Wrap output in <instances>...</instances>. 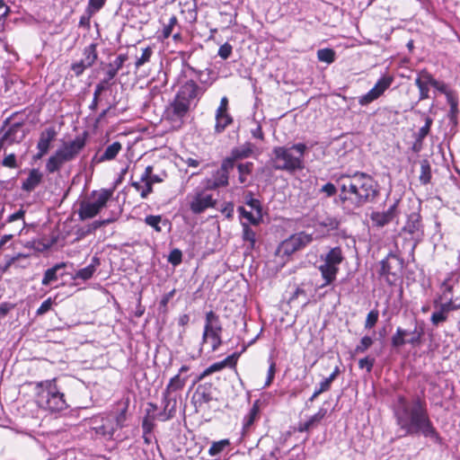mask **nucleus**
Here are the masks:
<instances>
[{"mask_svg":"<svg viewBox=\"0 0 460 460\" xmlns=\"http://www.w3.org/2000/svg\"><path fill=\"white\" fill-rule=\"evenodd\" d=\"M307 146L304 143L295 144L291 146H276L272 150L270 158L275 170L289 172L304 168V156Z\"/></svg>","mask_w":460,"mask_h":460,"instance_id":"4","label":"nucleus"},{"mask_svg":"<svg viewBox=\"0 0 460 460\" xmlns=\"http://www.w3.org/2000/svg\"><path fill=\"white\" fill-rule=\"evenodd\" d=\"M182 261V252L181 250L175 248L171 251L168 256V261L173 266H178L181 263Z\"/></svg>","mask_w":460,"mask_h":460,"instance_id":"55","label":"nucleus"},{"mask_svg":"<svg viewBox=\"0 0 460 460\" xmlns=\"http://www.w3.org/2000/svg\"><path fill=\"white\" fill-rule=\"evenodd\" d=\"M374 341L369 336H364L359 343L355 348V353H364L373 344Z\"/></svg>","mask_w":460,"mask_h":460,"instance_id":"51","label":"nucleus"},{"mask_svg":"<svg viewBox=\"0 0 460 460\" xmlns=\"http://www.w3.org/2000/svg\"><path fill=\"white\" fill-rule=\"evenodd\" d=\"M229 175L224 171L217 169L214 172L210 178L206 180L205 188L207 190H216L220 187H226L228 185Z\"/></svg>","mask_w":460,"mask_h":460,"instance_id":"18","label":"nucleus"},{"mask_svg":"<svg viewBox=\"0 0 460 460\" xmlns=\"http://www.w3.org/2000/svg\"><path fill=\"white\" fill-rule=\"evenodd\" d=\"M91 423L92 429L95 434L102 436L106 439H111L117 430L112 413L95 416L92 419Z\"/></svg>","mask_w":460,"mask_h":460,"instance_id":"12","label":"nucleus"},{"mask_svg":"<svg viewBox=\"0 0 460 460\" xmlns=\"http://www.w3.org/2000/svg\"><path fill=\"white\" fill-rule=\"evenodd\" d=\"M96 44H90L84 49V58H82L86 66H92L97 59L98 54L96 50Z\"/></svg>","mask_w":460,"mask_h":460,"instance_id":"36","label":"nucleus"},{"mask_svg":"<svg viewBox=\"0 0 460 460\" xmlns=\"http://www.w3.org/2000/svg\"><path fill=\"white\" fill-rule=\"evenodd\" d=\"M378 316H379L378 311H376V310L370 311L367 315V319L365 322V328L366 329L373 328L378 321Z\"/></svg>","mask_w":460,"mask_h":460,"instance_id":"56","label":"nucleus"},{"mask_svg":"<svg viewBox=\"0 0 460 460\" xmlns=\"http://www.w3.org/2000/svg\"><path fill=\"white\" fill-rule=\"evenodd\" d=\"M153 170L154 168L152 165L146 166L144 172L140 176V181H146L148 179L153 184L163 182L164 177H166V174L164 172L161 175L154 174Z\"/></svg>","mask_w":460,"mask_h":460,"instance_id":"37","label":"nucleus"},{"mask_svg":"<svg viewBox=\"0 0 460 460\" xmlns=\"http://www.w3.org/2000/svg\"><path fill=\"white\" fill-rule=\"evenodd\" d=\"M88 67L91 66H86L83 59H81L80 61H76L71 65V70L75 73L76 76L81 75L84 73V71Z\"/></svg>","mask_w":460,"mask_h":460,"instance_id":"60","label":"nucleus"},{"mask_svg":"<svg viewBox=\"0 0 460 460\" xmlns=\"http://www.w3.org/2000/svg\"><path fill=\"white\" fill-rule=\"evenodd\" d=\"M144 221H145V223L147 226L153 227L155 229V231L157 232V233H160L162 231V228L160 226V224L162 222L164 223V225L168 223L167 220H163V217L160 215H157V216H155V215L146 216L145 217Z\"/></svg>","mask_w":460,"mask_h":460,"instance_id":"43","label":"nucleus"},{"mask_svg":"<svg viewBox=\"0 0 460 460\" xmlns=\"http://www.w3.org/2000/svg\"><path fill=\"white\" fill-rule=\"evenodd\" d=\"M240 357V353L234 352L232 355L226 357L224 360L216 362L212 365H210L208 368L204 370V372L199 376V379H202L203 377L222 370L223 368L229 367H234L238 358Z\"/></svg>","mask_w":460,"mask_h":460,"instance_id":"17","label":"nucleus"},{"mask_svg":"<svg viewBox=\"0 0 460 460\" xmlns=\"http://www.w3.org/2000/svg\"><path fill=\"white\" fill-rule=\"evenodd\" d=\"M327 413V410L324 408H320L319 411L313 415L307 421L303 424H300L298 430L300 432L309 431L311 429L316 427L321 420L325 417Z\"/></svg>","mask_w":460,"mask_h":460,"instance_id":"28","label":"nucleus"},{"mask_svg":"<svg viewBox=\"0 0 460 460\" xmlns=\"http://www.w3.org/2000/svg\"><path fill=\"white\" fill-rule=\"evenodd\" d=\"M426 79H428L429 83L430 84V86L436 88L440 93H444L446 96L448 93H452L453 91L447 90V87L446 84L443 82L436 80L431 74L429 73V76H426Z\"/></svg>","mask_w":460,"mask_h":460,"instance_id":"49","label":"nucleus"},{"mask_svg":"<svg viewBox=\"0 0 460 460\" xmlns=\"http://www.w3.org/2000/svg\"><path fill=\"white\" fill-rule=\"evenodd\" d=\"M375 364V359L370 358L368 357L360 358L358 361V367L359 368L363 369L366 368L367 372H371L373 367Z\"/></svg>","mask_w":460,"mask_h":460,"instance_id":"63","label":"nucleus"},{"mask_svg":"<svg viewBox=\"0 0 460 460\" xmlns=\"http://www.w3.org/2000/svg\"><path fill=\"white\" fill-rule=\"evenodd\" d=\"M122 146L119 142H113L111 145L108 146L104 152L98 155L97 154L93 156L92 162L100 164L105 161L113 160L118 154L120 152Z\"/></svg>","mask_w":460,"mask_h":460,"instance_id":"19","label":"nucleus"},{"mask_svg":"<svg viewBox=\"0 0 460 460\" xmlns=\"http://www.w3.org/2000/svg\"><path fill=\"white\" fill-rule=\"evenodd\" d=\"M312 241V234L305 232H299L283 241L279 246V251L285 255H291L307 246Z\"/></svg>","mask_w":460,"mask_h":460,"instance_id":"11","label":"nucleus"},{"mask_svg":"<svg viewBox=\"0 0 460 460\" xmlns=\"http://www.w3.org/2000/svg\"><path fill=\"white\" fill-rule=\"evenodd\" d=\"M128 60L127 54H120L117 57V58L108 65V70L106 72V78L103 80H108V83L112 80L118 74V71L123 66L125 61Z\"/></svg>","mask_w":460,"mask_h":460,"instance_id":"27","label":"nucleus"},{"mask_svg":"<svg viewBox=\"0 0 460 460\" xmlns=\"http://www.w3.org/2000/svg\"><path fill=\"white\" fill-rule=\"evenodd\" d=\"M398 203L399 200H395L386 211L373 212L370 217L372 222L378 227H383L391 223L398 215Z\"/></svg>","mask_w":460,"mask_h":460,"instance_id":"16","label":"nucleus"},{"mask_svg":"<svg viewBox=\"0 0 460 460\" xmlns=\"http://www.w3.org/2000/svg\"><path fill=\"white\" fill-rule=\"evenodd\" d=\"M153 54V50L150 47H146L143 49L142 55L137 58L135 63L136 68H139L150 60Z\"/></svg>","mask_w":460,"mask_h":460,"instance_id":"52","label":"nucleus"},{"mask_svg":"<svg viewBox=\"0 0 460 460\" xmlns=\"http://www.w3.org/2000/svg\"><path fill=\"white\" fill-rule=\"evenodd\" d=\"M178 21L176 16L172 15L169 19V22L164 26L163 30V36L164 39H167L171 36L173 27L177 24Z\"/></svg>","mask_w":460,"mask_h":460,"instance_id":"58","label":"nucleus"},{"mask_svg":"<svg viewBox=\"0 0 460 460\" xmlns=\"http://www.w3.org/2000/svg\"><path fill=\"white\" fill-rule=\"evenodd\" d=\"M57 135L54 128H46L44 131L40 133V139L37 144L38 150H42L43 152H49L50 148L51 142L55 139Z\"/></svg>","mask_w":460,"mask_h":460,"instance_id":"24","label":"nucleus"},{"mask_svg":"<svg viewBox=\"0 0 460 460\" xmlns=\"http://www.w3.org/2000/svg\"><path fill=\"white\" fill-rule=\"evenodd\" d=\"M208 190L206 188L197 190L193 194L188 195L190 209L193 214H201L206 209L216 206L217 200L213 199L212 194L208 193Z\"/></svg>","mask_w":460,"mask_h":460,"instance_id":"9","label":"nucleus"},{"mask_svg":"<svg viewBox=\"0 0 460 460\" xmlns=\"http://www.w3.org/2000/svg\"><path fill=\"white\" fill-rule=\"evenodd\" d=\"M452 297L449 298L447 303L441 304L440 309L432 314L430 317V321L432 324L438 325L441 323H444L447 319V314L452 309Z\"/></svg>","mask_w":460,"mask_h":460,"instance_id":"26","label":"nucleus"},{"mask_svg":"<svg viewBox=\"0 0 460 460\" xmlns=\"http://www.w3.org/2000/svg\"><path fill=\"white\" fill-rule=\"evenodd\" d=\"M26 136V132L22 123L12 124L0 138V146L3 145H12L22 142Z\"/></svg>","mask_w":460,"mask_h":460,"instance_id":"15","label":"nucleus"},{"mask_svg":"<svg viewBox=\"0 0 460 460\" xmlns=\"http://www.w3.org/2000/svg\"><path fill=\"white\" fill-rule=\"evenodd\" d=\"M426 76H429V72L426 70H421L419 76L415 79V84L420 91V101L426 100L429 97V93L430 84L428 82L429 80L426 79Z\"/></svg>","mask_w":460,"mask_h":460,"instance_id":"23","label":"nucleus"},{"mask_svg":"<svg viewBox=\"0 0 460 460\" xmlns=\"http://www.w3.org/2000/svg\"><path fill=\"white\" fill-rule=\"evenodd\" d=\"M40 391L38 392V402L51 411H61L68 408L65 394L57 386L56 379L40 382L37 385Z\"/></svg>","mask_w":460,"mask_h":460,"instance_id":"6","label":"nucleus"},{"mask_svg":"<svg viewBox=\"0 0 460 460\" xmlns=\"http://www.w3.org/2000/svg\"><path fill=\"white\" fill-rule=\"evenodd\" d=\"M345 257L343 252L340 246H336L331 248L330 251L325 254V256H322V260L334 267H339L340 264L344 261Z\"/></svg>","mask_w":460,"mask_h":460,"instance_id":"25","label":"nucleus"},{"mask_svg":"<svg viewBox=\"0 0 460 460\" xmlns=\"http://www.w3.org/2000/svg\"><path fill=\"white\" fill-rule=\"evenodd\" d=\"M65 267L66 263L61 262L56 264L52 268L48 269L44 273L41 284L43 286H49L52 281H56L58 279V271Z\"/></svg>","mask_w":460,"mask_h":460,"instance_id":"34","label":"nucleus"},{"mask_svg":"<svg viewBox=\"0 0 460 460\" xmlns=\"http://www.w3.org/2000/svg\"><path fill=\"white\" fill-rule=\"evenodd\" d=\"M252 153V145L251 143H245L244 145L234 148L232 150V155L234 159L239 160L249 157Z\"/></svg>","mask_w":460,"mask_h":460,"instance_id":"39","label":"nucleus"},{"mask_svg":"<svg viewBox=\"0 0 460 460\" xmlns=\"http://www.w3.org/2000/svg\"><path fill=\"white\" fill-rule=\"evenodd\" d=\"M245 203L248 205L252 209L255 210L256 214H262V208L261 204L259 199H254L252 197V192H248L245 196Z\"/></svg>","mask_w":460,"mask_h":460,"instance_id":"50","label":"nucleus"},{"mask_svg":"<svg viewBox=\"0 0 460 460\" xmlns=\"http://www.w3.org/2000/svg\"><path fill=\"white\" fill-rule=\"evenodd\" d=\"M337 184L340 189V200L348 208H362L375 202L379 195L377 181L366 172L342 173L338 177Z\"/></svg>","mask_w":460,"mask_h":460,"instance_id":"2","label":"nucleus"},{"mask_svg":"<svg viewBox=\"0 0 460 460\" xmlns=\"http://www.w3.org/2000/svg\"><path fill=\"white\" fill-rule=\"evenodd\" d=\"M376 99H378V96L372 90H370L366 94L359 97L358 102L360 105L365 106L371 103Z\"/></svg>","mask_w":460,"mask_h":460,"instance_id":"59","label":"nucleus"},{"mask_svg":"<svg viewBox=\"0 0 460 460\" xmlns=\"http://www.w3.org/2000/svg\"><path fill=\"white\" fill-rule=\"evenodd\" d=\"M106 0H89L88 11L90 13L98 12L105 4Z\"/></svg>","mask_w":460,"mask_h":460,"instance_id":"64","label":"nucleus"},{"mask_svg":"<svg viewBox=\"0 0 460 460\" xmlns=\"http://www.w3.org/2000/svg\"><path fill=\"white\" fill-rule=\"evenodd\" d=\"M394 82V76L384 75L382 76L374 87L371 89L378 98L391 86Z\"/></svg>","mask_w":460,"mask_h":460,"instance_id":"33","label":"nucleus"},{"mask_svg":"<svg viewBox=\"0 0 460 460\" xmlns=\"http://www.w3.org/2000/svg\"><path fill=\"white\" fill-rule=\"evenodd\" d=\"M397 426L409 436H422L440 445L442 438L434 426L424 397L414 395L411 399L398 395L394 405Z\"/></svg>","mask_w":460,"mask_h":460,"instance_id":"1","label":"nucleus"},{"mask_svg":"<svg viewBox=\"0 0 460 460\" xmlns=\"http://www.w3.org/2000/svg\"><path fill=\"white\" fill-rule=\"evenodd\" d=\"M230 445L229 439H222L217 442H213L208 449L210 456H217L220 454L226 447Z\"/></svg>","mask_w":460,"mask_h":460,"instance_id":"47","label":"nucleus"},{"mask_svg":"<svg viewBox=\"0 0 460 460\" xmlns=\"http://www.w3.org/2000/svg\"><path fill=\"white\" fill-rule=\"evenodd\" d=\"M187 380L188 376H180V375H175L170 379L164 391H166L170 394H178V393L184 388Z\"/></svg>","mask_w":460,"mask_h":460,"instance_id":"29","label":"nucleus"},{"mask_svg":"<svg viewBox=\"0 0 460 460\" xmlns=\"http://www.w3.org/2000/svg\"><path fill=\"white\" fill-rule=\"evenodd\" d=\"M447 97V103L450 106L448 118L455 125L457 123L458 110V96L455 91L448 93Z\"/></svg>","mask_w":460,"mask_h":460,"instance_id":"30","label":"nucleus"},{"mask_svg":"<svg viewBox=\"0 0 460 460\" xmlns=\"http://www.w3.org/2000/svg\"><path fill=\"white\" fill-rule=\"evenodd\" d=\"M208 339L211 340V350L213 352L217 351L223 343L221 332L210 333Z\"/></svg>","mask_w":460,"mask_h":460,"instance_id":"57","label":"nucleus"},{"mask_svg":"<svg viewBox=\"0 0 460 460\" xmlns=\"http://www.w3.org/2000/svg\"><path fill=\"white\" fill-rule=\"evenodd\" d=\"M420 173L419 181L422 185L430 183L431 181V167L428 159H422L420 162Z\"/></svg>","mask_w":460,"mask_h":460,"instance_id":"35","label":"nucleus"},{"mask_svg":"<svg viewBox=\"0 0 460 460\" xmlns=\"http://www.w3.org/2000/svg\"><path fill=\"white\" fill-rule=\"evenodd\" d=\"M252 167H253V164L251 162L239 164L237 165V169H238V172H239L238 180H239L240 183L244 184L247 182V176L252 173Z\"/></svg>","mask_w":460,"mask_h":460,"instance_id":"42","label":"nucleus"},{"mask_svg":"<svg viewBox=\"0 0 460 460\" xmlns=\"http://www.w3.org/2000/svg\"><path fill=\"white\" fill-rule=\"evenodd\" d=\"M223 326L220 317L214 311H208L205 314V325L202 333V343L207 342L210 333L222 332Z\"/></svg>","mask_w":460,"mask_h":460,"instance_id":"14","label":"nucleus"},{"mask_svg":"<svg viewBox=\"0 0 460 460\" xmlns=\"http://www.w3.org/2000/svg\"><path fill=\"white\" fill-rule=\"evenodd\" d=\"M317 58L320 61L331 64L334 61L335 52L332 49H322L317 51Z\"/></svg>","mask_w":460,"mask_h":460,"instance_id":"48","label":"nucleus"},{"mask_svg":"<svg viewBox=\"0 0 460 460\" xmlns=\"http://www.w3.org/2000/svg\"><path fill=\"white\" fill-rule=\"evenodd\" d=\"M108 80H102L96 86L93 93V102L90 104L89 108L93 111H95L98 107L99 97L102 92H104L108 87Z\"/></svg>","mask_w":460,"mask_h":460,"instance_id":"40","label":"nucleus"},{"mask_svg":"<svg viewBox=\"0 0 460 460\" xmlns=\"http://www.w3.org/2000/svg\"><path fill=\"white\" fill-rule=\"evenodd\" d=\"M155 419H158L157 416L153 415L152 417L146 416L144 418L142 421V429L143 433L145 434H150L155 427L154 420Z\"/></svg>","mask_w":460,"mask_h":460,"instance_id":"54","label":"nucleus"},{"mask_svg":"<svg viewBox=\"0 0 460 460\" xmlns=\"http://www.w3.org/2000/svg\"><path fill=\"white\" fill-rule=\"evenodd\" d=\"M42 179L43 174L40 172L39 169H31L27 179L23 181L22 184V190L26 192H31L37 186L41 183Z\"/></svg>","mask_w":460,"mask_h":460,"instance_id":"20","label":"nucleus"},{"mask_svg":"<svg viewBox=\"0 0 460 460\" xmlns=\"http://www.w3.org/2000/svg\"><path fill=\"white\" fill-rule=\"evenodd\" d=\"M238 211L240 215L246 218L252 225L257 226L262 219V214L253 215L252 212L247 211L243 207H239Z\"/></svg>","mask_w":460,"mask_h":460,"instance_id":"46","label":"nucleus"},{"mask_svg":"<svg viewBox=\"0 0 460 460\" xmlns=\"http://www.w3.org/2000/svg\"><path fill=\"white\" fill-rule=\"evenodd\" d=\"M379 275L385 278L389 285H393L401 276L403 260L390 252L380 261Z\"/></svg>","mask_w":460,"mask_h":460,"instance_id":"8","label":"nucleus"},{"mask_svg":"<svg viewBox=\"0 0 460 460\" xmlns=\"http://www.w3.org/2000/svg\"><path fill=\"white\" fill-rule=\"evenodd\" d=\"M113 190L102 189L100 191H93L95 197L93 202H82L78 210V216L81 220L93 218L106 206L108 200L111 198Z\"/></svg>","mask_w":460,"mask_h":460,"instance_id":"7","label":"nucleus"},{"mask_svg":"<svg viewBox=\"0 0 460 460\" xmlns=\"http://www.w3.org/2000/svg\"><path fill=\"white\" fill-rule=\"evenodd\" d=\"M408 335V331L404 330L401 327L396 329V332L393 335L391 339L392 346L394 348H399L406 344L405 336Z\"/></svg>","mask_w":460,"mask_h":460,"instance_id":"41","label":"nucleus"},{"mask_svg":"<svg viewBox=\"0 0 460 460\" xmlns=\"http://www.w3.org/2000/svg\"><path fill=\"white\" fill-rule=\"evenodd\" d=\"M232 46L226 42L225 44L221 45L218 49V56L223 59H227L231 54H232Z\"/></svg>","mask_w":460,"mask_h":460,"instance_id":"62","label":"nucleus"},{"mask_svg":"<svg viewBox=\"0 0 460 460\" xmlns=\"http://www.w3.org/2000/svg\"><path fill=\"white\" fill-rule=\"evenodd\" d=\"M296 302L301 306H305L310 302L306 291L300 286L296 288L288 299V304H296Z\"/></svg>","mask_w":460,"mask_h":460,"instance_id":"32","label":"nucleus"},{"mask_svg":"<svg viewBox=\"0 0 460 460\" xmlns=\"http://www.w3.org/2000/svg\"><path fill=\"white\" fill-rule=\"evenodd\" d=\"M432 119L429 117H426L425 125L421 127L417 134L418 142H422V140L427 137L430 130V127L432 125Z\"/></svg>","mask_w":460,"mask_h":460,"instance_id":"53","label":"nucleus"},{"mask_svg":"<svg viewBox=\"0 0 460 460\" xmlns=\"http://www.w3.org/2000/svg\"><path fill=\"white\" fill-rule=\"evenodd\" d=\"M100 265V259L97 257H93L92 259V262L75 272V279H81L83 280H87L91 279L93 273L96 270V268Z\"/></svg>","mask_w":460,"mask_h":460,"instance_id":"31","label":"nucleus"},{"mask_svg":"<svg viewBox=\"0 0 460 460\" xmlns=\"http://www.w3.org/2000/svg\"><path fill=\"white\" fill-rule=\"evenodd\" d=\"M425 329L424 323L414 319V328L412 331H408L409 339L406 340V343L411 346H419L421 344L422 337L424 336Z\"/></svg>","mask_w":460,"mask_h":460,"instance_id":"22","label":"nucleus"},{"mask_svg":"<svg viewBox=\"0 0 460 460\" xmlns=\"http://www.w3.org/2000/svg\"><path fill=\"white\" fill-rule=\"evenodd\" d=\"M232 122L233 119L228 113L220 114V116H217V113H216V133L223 132Z\"/></svg>","mask_w":460,"mask_h":460,"instance_id":"38","label":"nucleus"},{"mask_svg":"<svg viewBox=\"0 0 460 460\" xmlns=\"http://www.w3.org/2000/svg\"><path fill=\"white\" fill-rule=\"evenodd\" d=\"M243 240L250 243V249H253L256 243V234L247 223H242Z\"/></svg>","mask_w":460,"mask_h":460,"instance_id":"45","label":"nucleus"},{"mask_svg":"<svg viewBox=\"0 0 460 460\" xmlns=\"http://www.w3.org/2000/svg\"><path fill=\"white\" fill-rule=\"evenodd\" d=\"M236 159H234L233 155H231L230 157L226 158L220 166V170L224 171L227 175H229V172L234 169V162Z\"/></svg>","mask_w":460,"mask_h":460,"instance_id":"61","label":"nucleus"},{"mask_svg":"<svg viewBox=\"0 0 460 460\" xmlns=\"http://www.w3.org/2000/svg\"><path fill=\"white\" fill-rule=\"evenodd\" d=\"M180 394H173L164 391L162 394L163 411L157 417L161 421H166L172 419L177 411V401Z\"/></svg>","mask_w":460,"mask_h":460,"instance_id":"13","label":"nucleus"},{"mask_svg":"<svg viewBox=\"0 0 460 460\" xmlns=\"http://www.w3.org/2000/svg\"><path fill=\"white\" fill-rule=\"evenodd\" d=\"M216 394L217 388L212 383L199 385L191 398L196 411L205 410L212 401H216Z\"/></svg>","mask_w":460,"mask_h":460,"instance_id":"10","label":"nucleus"},{"mask_svg":"<svg viewBox=\"0 0 460 460\" xmlns=\"http://www.w3.org/2000/svg\"><path fill=\"white\" fill-rule=\"evenodd\" d=\"M204 91L193 80L182 84L173 100L166 106L164 117L175 127H181L191 109L192 102L199 100Z\"/></svg>","mask_w":460,"mask_h":460,"instance_id":"3","label":"nucleus"},{"mask_svg":"<svg viewBox=\"0 0 460 460\" xmlns=\"http://www.w3.org/2000/svg\"><path fill=\"white\" fill-rule=\"evenodd\" d=\"M319 271L321 272L322 278L324 282L320 286L321 288H325L332 284L335 279L339 272V267H334L323 261L319 266Z\"/></svg>","mask_w":460,"mask_h":460,"instance_id":"21","label":"nucleus"},{"mask_svg":"<svg viewBox=\"0 0 460 460\" xmlns=\"http://www.w3.org/2000/svg\"><path fill=\"white\" fill-rule=\"evenodd\" d=\"M84 146L85 139L83 137H76L72 141L64 143L48 159L46 164L47 172L49 173L58 172L66 163L75 160Z\"/></svg>","mask_w":460,"mask_h":460,"instance_id":"5","label":"nucleus"},{"mask_svg":"<svg viewBox=\"0 0 460 460\" xmlns=\"http://www.w3.org/2000/svg\"><path fill=\"white\" fill-rule=\"evenodd\" d=\"M420 216L417 214H411L409 217L408 222L404 226V229L411 234H414L415 233L420 231Z\"/></svg>","mask_w":460,"mask_h":460,"instance_id":"44","label":"nucleus"}]
</instances>
